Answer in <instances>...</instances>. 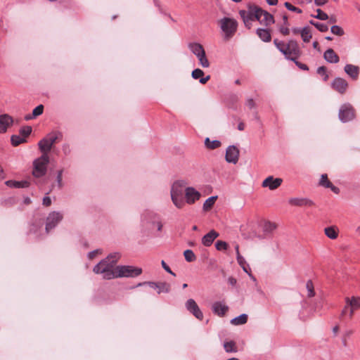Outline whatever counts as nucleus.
Instances as JSON below:
<instances>
[{"mask_svg": "<svg viewBox=\"0 0 360 360\" xmlns=\"http://www.w3.org/2000/svg\"><path fill=\"white\" fill-rule=\"evenodd\" d=\"M120 258V255L117 252L110 254L94 267V272L97 274H103L105 279L109 280L116 278V264Z\"/></svg>", "mask_w": 360, "mask_h": 360, "instance_id": "obj_2", "label": "nucleus"}, {"mask_svg": "<svg viewBox=\"0 0 360 360\" xmlns=\"http://www.w3.org/2000/svg\"><path fill=\"white\" fill-rule=\"evenodd\" d=\"M282 182L283 179L281 178H274L273 176H269L262 181V186L274 191L278 188Z\"/></svg>", "mask_w": 360, "mask_h": 360, "instance_id": "obj_12", "label": "nucleus"}, {"mask_svg": "<svg viewBox=\"0 0 360 360\" xmlns=\"http://www.w3.org/2000/svg\"><path fill=\"white\" fill-rule=\"evenodd\" d=\"M283 25H286V26L289 25V22H288V16L286 15H284L283 16Z\"/></svg>", "mask_w": 360, "mask_h": 360, "instance_id": "obj_59", "label": "nucleus"}, {"mask_svg": "<svg viewBox=\"0 0 360 360\" xmlns=\"http://www.w3.org/2000/svg\"><path fill=\"white\" fill-rule=\"evenodd\" d=\"M188 47L192 53L195 55H199L200 53H202L205 52L203 46L198 43H191L189 44Z\"/></svg>", "mask_w": 360, "mask_h": 360, "instance_id": "obj_30", "label": "nucleus"}, {"mask_svg": "<svg viewBox=\"0 0 360 360\" xmlns=\"http://www.w3.org/2000/svg\"><path fill=\"white\" fill-rule=\"evenodd\" d=\"M219 236V233H217L214 230H211L208 233L205 235L202 238V243L206 246H210L213 241Z\"/></svg>", "mask_w": 360, "mask_h": 360, "instance_id": "obj_20", "label": "nucleus"}, {"mask_svg": "<svg viewBox=\"0 0 360 360\" xmlns=\"http://www.w3.org/2000/svg\"><path fill=\"white\" fill-rule=\"evenodd\" d=\"M142 273L140 268L131 266H117L115 276L118 277H135L139 276Z\"/></svg>", "mask_w": 360, "mask_h": 360, "instance_id": "obj_7", "label": "nucleus"}, {"mask_svg": "<svg viewBox=\"0 0 360 360\" xmlns=\"http://www.w3.org/2000/svg\"><path fill=\"white\" fill-rule=\"evenodd\" d=\"M186 307L191 313L193 314L198 319L202 320L203 314L195 301L193 299H189L186 303Z\"/></svg>", "mask_w": 360, "mask_h": 360, "instance_id": "obj_13", "label": "nucleus"}, {"mask_svg": "<svg viewBox=\"0 0 360 360\" xmlns=\"http://www.w3.org/2000/svg\"><path fill=\"white\" fill-rule=\"evenodd\" d=\"M6 185L9 187L16 188V181L9 180L6 181Z\"/></svg>", "mask_w": 360, "mask_h": 360, "instance_id": "obj_57", "label": "nucleus"}, {"mask_svg": "<svg viewBox=\"0 0 360 360\" xmlns=\"http://www.w3.org/2000/svg\"><path fill=\"white\" fill-rule=\"evenodd\" d=\"M49 162V158L48 154H42L41 157L36 159L33 162V175L37 178L44 176L46 174Z\"/></svg>", "mask_w": 360, "mask_h": 360, "instance_id": "obj_6", "label": "nucleus"}, {"mask_svg": "<svg viewBox=\"0 0 360 360\" xmlns=\"http://www.w3.org/2000/svg\"><path fill=\"white\" fill-rule=\"evenodd\" d=\"M244 127H245V124L243 122H240L239 123L238 126V129L240 130V131H243L244 129Z\"/></svg>", "mask_w": 360, "mask_h": 360, "instance_id": "obj_62", "label": "nucleus"}, {"mask_svg": "<svg viewBox=\"0 0 360 360\" xmlns=\"http://www.w3.org/2000/svg\"><path fill=\"white\" fill-rule=\"evenodd\" d=\"M328 2V0H314V3L316 6H323Z\"/></svg>", "mask_w": 360, "mask_h": 360, "instance_id": "obj_58", "label": "nucleus"}, {"mask_svg": "<svg viewBox=\"0 0 360 360\" xmlns=\"http://www.w3.org/2000/svg\"><path fill=\"white\" fill-rule=\"evenodd\" d=\"M202 54V56L198 59L199 63L202 68H208L210 66V63L206 57L205 51L203 52Z\"/></svg>", "mask_w": 360, "mask_h": 360, "instance_id": "obj_41", "label": "nucleus"}, {"mask_svg": "<svg viewBox=\"0 0 360 360\" xmlns=\"http://www.w3.org/2000/svg\"><path fill=\"white\" fill-rule=\"evenodd\" d=\"M257 34L263 41L269 42L271 39L270 31L267 29H257Z\"/></svg>", "mask_w": 360, "mask_h": 360, "instance_id": "obj_26", "label": "nucleus"}, {"mask_svg": "<svg viewBox=\"0 0 360 360\" xmlns=\"http://www.w3.org/2000/svg\"><path fill=\"white\" fill-rule=\"evenodd\" d=\"M203 75L204 72L199 68H197L192 72L193 78L195 79H200V82L202 84H205L210 80V76L208 75L206 77H202Z\"/></svg>", "mask_w": 360, "mask_h": 360, "instance_id": "obj_25", "label": "nucleus"}, {"mask_svg": "<svg viewBox=\"0 0 360 360\" xmlns=\"http://www.w3.org/2000/svg\"><path fill=\"white\" fill-rule=\"evenodd\" d=\"M324 233L328 238L335 240L338 236V229L334 226L326 227L324 229Z\"/></svg>", "mask_w": 360, "mask_h": 360, "instance_id": "obj_28", "label": "nucleus"}, {"mask_svg": "<svg viewBox=\"0 0 360 360\" xmlns=\"http://www.w3.org/2000/svg\"><path fill=\"white\" fill-rule=\"evenodd\" d=\"M350 306H348V304L345 302V306L341 311L340 318L344 319L345 317H349Z\"/></svg>", "mask_w": 360, "mask_h": 360, "instance_id": "obj_48", "label": "nucleus"}, {"mask_svg": "<svg viewBox=\"0 0 360 360\" xmlns=\"http://www.w3.org/2000/svg\"><path fill=\"white\" fill-rule=\"evenodd\" d=\"M345 302L350 306L349 319L353 318L354 311L357 309H360V297L353 296L352 297H346Z\"/></svg>", "mask_w": 360, "mask_h": 360, "instance_id": "obj_14", "label": "nucleus"}, {"mask_svg": "<svg viewBox=\"0 0 360 360\" xmlns=\"http://www.w3.org/2000/svg\"><path fill=\"white\" fill-rule=\"evenodd\" d=\"M330 30L333 34L337 36H342L345 33L343 29L338 25L332 26Z\"/></svg>", "mask_w": 360, "mask_h": 360, "instance_id": "obj_40", "label": "nucleus"}, {"mask_svg": "<svg viewBox=\"0 0 360 360\" xmlns=\"http://www.w3.org/2000/svg\"><path fill=\"white\" fill-rule=\"evenodd\" d=\"M248 316L245 314L240 315L238 317L233 319L231 323L235 326L243 325L247 323Z\"/></svg>", "mask_w": 360, "mask_h": 360, "instance_id": "obj_32", "label": "nucleus"}, {"mask_svg": "<svg viewBox=\"0 0 360 360\" xmlns=\"http://www.w3.org/2000/svg\"><path fill=\"white\" fill-rule=\"evenodd\" d=\"M345 71L354 79H356L359 77V68L357 66L350 64L346 65L345 67Z\"/></svg>", "mask_w": 360, "mask_h": 360, "instance_id": "obj_24", "label": "nucleus"}, {"mask_svg": "<svg viewBox=\"0 0 360 360\" xmlns=\"http://www.w3.org/2000/svg\"><path fill=\"white\" fill-rule=\"evenodd\" d=\"M201 193L193 187H186L185 191V204L193 205L200 200Z\"/></svg>", "mask_w": 360, "mask_h": 360, "instance_id": "obj_11", "label": "nucleus"}, {"mask_svg": "<svg viewBox=\"0 0 360 360\" xmlns=\"http://www.w3.org/2000/svg\"><path fill=\"white\" fill-rule=\"evenodd\" d=\"M237 261L239 265L243 268V271L248 273L252 278H254V277L250 273V268L249 267V265L246 263L243 257L241 256L240 255H238V257H237Z\"/></svg>", "mask_w": 360, "mask_h": 360, "instance_id": "obj_29", "label": "nucleus"}, {"mask_svg": "<svg viewBox=\"0 0 360 360\" xmlns=\"http://www.w3.org/2000/svg\"><path fill=\"white\" fill-rule=\"evenodd\" d=\"M63 214L60 212H51L46 219V232L49 233L52 229H53L63 219Z\"/></svg>", "mask_w": 360, "mask_h": 360, "instance_id": "obj_10", "label": "nucleus"}, {"mask_svg": "<svg viewBox=\"0 0 360 360\" xmlns=\"http://www.w3.org/2000/svg\"><path fill=\"white\" fill-rule=\"evenodd\" d=\"M148 285L154 289L158 290V293L161 292H169L170 291L171 286L168 283L159 282V283H148Z\"/></svg>", "mask_w": 360, "mask_h": 360, "instance_id": "obj_18", "label": "nucleus"}, {"mask_svg": "<svg viewBox=\"0 0 360 360\" xmlns=\"http://www.w3.org/2000/svg\"><path fill=\"white\" fill-rule=\"evenodd\" d=\"M246 105L250 109H252L255 107V103L254 100L252 98H250L247 101Z\"/></svg>", "mask_w": 360, "mask_h": 360, "instance_id": "obj_53", "label": "nucleus"}, {"mask_svg": "<svg viewBox=\"0 0 360 360\" xmlns=\"http://www.w3.org/2000/svg\"><path fill=\"white\" fill-rule=\"evenodd\" d=\"M294 62L300 69H302L303 70H308V67L307 65L301 63L300 62H298L297 60H295V61H294Z\"/></svg>", "mask_w": 360, "mask_h": 360, "instance_id": "obj_54", "label": "nucleus"}, {"mask_svg": "<svg viewBox=\"0 0 360 360\" xmlns=\"http://www.w3.org/2000/svg\"><path fill=\"white\" fill-rule=\"evenodd\" d=\"M274 43L276 48L289 60L295 61L301 56L302 52L296 41L290 40L285 44L283 41L274 39Z\"/></svg>", "mask_w": 360, "mask_h": 360, "instance_id": "obj_3", "label": "nucleus"}, {"mask_svg": "<svg viewBox=\"0 0 360 360\" xmlns=\"http://www.w3.org/2000/svg\"><path fill=\"white\" fill-rule=\"evenodd\" d=\"M205 146L211 150L216 149L221 146V143L219 141H210L209 138H206L205 140Z\"/></svg>", "mask_w": 360, "mask_h": 360, "instance_id": "obj_33", "label": "nucleus"}, {"mask_svg": "<svg viewBox=\"0 0 360 360\" xmlns=\"http://www.w3.org/2000/svg\"><path fill=\"white\" fill-rule=\"evenodd\" d=\"M61 138L62 135L60 133L53 132L49 134L44 139H41L39 142L38 145L42 154H48L53 145L56 143L58 140H60Z\"/></svg>", "mask_w": 360, "mask_h": 360, "instance_id": "obj_5", "label": "nucleus"}, {"mask_svg": "<svg viewBox=\"0 0 360 360\" xmlns=\"http://www.w3.org/2000/svg\"><path fill=\"white\" fill-rule=\"evenodd\" d=\"M101 251L100 250H96L92 251L89 253V258L91 259H93L94 258H95L96 257L97 255L101 254Z\"/></svg>", "mask_w": 360, "mask_h": 360, "instance_id": "obj_52", "label": "nucleus"}, {"mask_svg": "<svg viewBox=\"0 0 360 360\" xmlns=\"http://www.w3.org/2000/svg\"><path fill=\"white\" fill-rule=\"evenodd\" d=\"M44 111V105H39L32 110V117H36L43 113Z\"/></svg>", "mask_w": 360, "mask_h": 360, "instance_id": "obj_43", "label": "nucleus"}, {"mask_svg": "<svg viewBox=\"0 0 360 360\" xmlns=\"http://www.w3.org/2000/svg\"><path fill=\"white\" fill-rule=\"evenodd\" d=\"M289 203L295 206H304L309 205L311 206L314 205L313 202L303 198H292L289 200Z\"/></svg>", "mask_w": 360, "mask_h": 360, "instance_id": "obj_27", "label": "nucleus"}, {"mask_svg": "<svg viewBox=\"0 0 360 360\" xmlns=\"http://www.w3.org/2000/svg\"><path fill=\"white\" fill-rule=\"evenodd\" d=\"M215 247L217 250L221 251V250H226L228 248L229 245L224 241L218 240V241H217V243L215 244Z\"/></svg>", "mask_w": 360, "mask_h": 360, "instance_id": "obj_42", "label": "nucleus"}, {"mask_svg": "<svg viewBox=\"0 0 360 360\" xmlns=\"http://www.w3.org/2000/svg\"><path fill=\"white\" fill-rule=\"evenodd\" d=\"M62 173H63L62 170L58 171V176H57V181L58 183V186L60 188L62 186Z\"/></svg>", "mask_w": 360, "mask_h": 360, "instance_id": "obj_56", "label": "nucleus"}, {"mask_svg": "<svg viewBox=\"0 0 360 360\" xmlns=\"http://www.w3.org/2000/svg\"><path fill=\"white\" fill-rule=\"evenodd\" d=\"M328 19L330 23H335L337 22L335 16H330V18L328 17Z\"/></svg>", "mask_w": 360, "mask_h": 360, "instance_id": "obj_60", "label": "nucleus"}, {"mask_svg": "<svg viewBox=\"0 0 360 360\" xmlns=\"http://www.w3.org/2000/svg\"><path fill=\"white\" fill-rule=\"evenodd\" d=\"M229 282L231 285H235L236 283V280L235 278L231 277V278H229Z\"/></svg>", "mask_w": 360, "mask_h": 360, "instance_id": "obj_63", "label": "nucleus"}, {"mask_svg": "<svg viewBox=\"0 0 360 360\" xmlns=\"http://www.w3.org/2000/svg\"><path fill=\"white\" fill-rule=\"evenodd\" d=\"M30 185L27 181H16V188H26Z\"/></svg>", "mask_w": 360, "mask_h": 360, "instance_id": "obj_50", "label": "nucleus"}, {"mask_svg": "<svg viewBox=\"0 0 360 360\" xmlns=\"http://www.w3.org/2000/svg\"><path fill=\"white\" fill-rule=\"evenodd\" d=\"M355 117V111L350 104H344L339 111V118L342 122H346L353 120Z\"/></svg>", "mask_w": 360, "mask_h": 360, "instance_id": "obj_9", "label": "nucleus"}, {"mask_svg": "<svg viewBox=\"0 0 360 360\" xmlns=\"http://www.w3.org/2000/svg\"><path fill=\"white\" fill-rule=\"evenodd\" d=\"M311 24L314 25L320 32H324L328 30V25L320 23V22H312Z\"/></svg>", "mask_w": 360, "mask_h": 360, "instance_id": "obj_44", "label": "nucleus"}, {"mask_svg": "<svg viewBox=\"0 0 360 360\" xmlns=\"http://www.w3.org/2000/svg\"><path fill=\"white\" fill-rule=\"evenodd\" d=\"M32 132V127L30 126L23 127L20 129V134L25 137V139Z\"/></svg>", "mask_w": 360, "mask_h": 360, "instance_id": "obj_46", "label": "nucleus"}, {"mask_svg": "<svg viewBox=\"0 0 360 360\" xmlns=\"http://www.w3.org/2000/svg\"><path fill=\"white\" fill-rule=\"evenodd\" d=\"M51 204V198L49 197H48V196L44 197V199H43V205L44 206L48 207V206H50Z\"/></svg>", "mask_w": 360, "mask_h": 360, "instance_id": "obj_55", "label": "nucleus"}, {"mask_svg": "<svg viewBox=\"0 0 360 360\" xmlns=\"http://www.w3.org/2000/svg\"><path fill=\"white\" fill-rule=\"evenodd\" d=\"M293 34H300V32H301V30H300L299 28H293L292 30Z\"/></svg>", "mask_w": 360, "mask_h": 360, "instance_id": "obj_64", "label": "nucleus"}, {"mask_svg": "<svg viewBox=\"0 0 360 360\" xmlns=\"http://www.w3.org/2000/svg\"><path fill=\"white\" fill-rule=\"evenodd\" d=\"M217 199V196H211L207 198L203 204V210L206 212L210 210L214 206Z\"/></svg>", "mask_w": 360, "mask_h": 360, "instance_id": "obj_31", "label": "nucleus"}, {"mask_svg": "<svg viewBox=\"0 0 360 360\" xmlns=\"http://www.w3.org/2000/svg\"><path fill=\"white\" fill-rule=\"evenodd\" d=\"M285 6L289 10V11H293V12H296L297 13H302V11L300 8H297V7H295L293 5H292L289 2H285Z\"/></svg>", "mask_w": 360, "mask_h": 360, "instance_id": "obj_45", "label": "nucleus"}, {"mask_svg": "<svg viewBox=\"0 0 360 360\" xmlns=\"http://www.w3.org/2000/svg\"><path fill=\"white\" fill-rule=\"evenodd\" d=\"M269 5H276L278 3V0H266Z\"/></svg>", "mask_w": 360, "mask_h": 360, "instance_id": "obj_61", "label": "nucleus"}, {"mask_svg": "<svg viewBox=\"0 0 360 360\" xmlns=\"http://www.w3.org/2000/svg\"><path fill=\"white\" fill-rule=\"evenodd\" d=\"M319 184L325 188H330L331 191L336 194L340 193V189L333 185V184L328 179L327 174H326L321 175Z\"/></svg>", "mask_w": 360, "mask_h": 360, "instance_id": "obj_21", "label": "nucleus"}, {"mask_svg": "<svg viewBox=\"0 0 360 360\" xmlns=\"http://www.w3.org/2000/svg\"><path fill=\"white\" fill-rule=\"evenodd\" d=\"M317 15L316 16V18L321 20H326L328 19V15L322 11L321 9H317L316 11Z\"/></svg>", "mask_w": 360, "mask_h": 360, "instance_id": "obj_47", "label": "nucleus"}, {"mask_svg": "<svg viewBox=\"0 0 360 360\" xmlns=\"http://www.w3.org/2000/svg\"><path fill=\"white\" fill-rule=\"evenodd\" d=\"M186 185V184L184 181H176L171 188V199L173 204L178 209H182L185 206L184 195H185Z\"/></svg>", "mask_w": 360, "mask_h": 360, "instance_id": "obj_4", "label": "nucleus"}, {"mask_svg": "<svg viewBox=\"0 0 360 360\" xmlns=\"http://www.w3.org/2000/svg\"><path fill=\"white\" fill-rule=\"evenodd\" d=\"M228 310L229 307L220 302H216L212 305V311L219 316H224Z\"/></svg>", "mask_w": 360, "mask_h": 360, "instance_id": "obj_22", "label": "nucleus"}, {"mask_svg": "<svg viewBox=\"0 0 360 360\" xmlns=\"http://www.w3.org/2000/svg\"><path fill=\"white\" fill-rule=\"evenodd\" d=\"M13 123V118L7 115H0V132L4 133L6 131L7 128Z\"/></svg>", "mask_w": 360, "mask_h": 360, "instance_id": "obj_19", "label": "nucleus"}, {"mask_svg": "<svg viewBox=\"0 0 360 360\" xmlns=\"http://www.w3.org/2000/svg\"><path fill=\"white\" fill-rule=\"evenodd\" d=\"M25 141V137H21L19 135H13L11 136V143L14 146H17Z\"/></svg>", "mask_w": 360, "mask_h": 360, "instance_id": "obj_36", "label": "nucleus"}, {"mask_svg": "<svg viewBox=\"0 0 360 360\" xmlns=\"http://www.w3.org/2000/svg\"><path fill=\"white\" fill-rule=\"evenodd\" d=\"M220 27L227 37H231L236 31L238 23L236 20L224 18L219 21Z\"/></svg>", "mask_w": 360, "mask_h": 360, "instance_id": "obj_8", "label": "nucleus"}, {"mask_svg": "<svg viewBox=\"0 0 360 360\" xmlns=\"http://www.w3.org/2000/svg\"><path fill=\"white\" fill-rule=\"evenodd\" d=\"M306 288L308 291V297H314L315 295L314 289V285L311 281H308L306 284Z\"/></svg>", "mask_w": 360, "mask_h": 360, "instance_id": "obj_39", "label": "nucleus"}, {"mask_svg": "<svg viewBox=\"0 0 360 360\" xmlns=\"http://www.w3.org/2000/svg\"><path fill=\"white\" fill-rule=\"evenodd\" d=\"M184 255L185 257V259L188 262H191L196 259V257L194 254V252L191 250H186L184 252Z\"/></svg>", "mask_w": 360, "mask_h": 360, "instance_id": "obj_35", "label": "nucleus"}, {"mask_svg": "<svg viewBox=\"0 0 360 360\" xmlns=\"http://www.w3.org/2000/svg\"><path fill=\"white\" fill-rule=\"evenodd\" d=\"M239 158V150L234 146H229L226 152V160L228 162L236 164Z\"/></svg>", "mask_w": 360, "mask_h": 360, "instance_id": "obj_15", "label": "nucleus"}, {"mask_svg": "<svg viewBox=\"0 0 360 360\" xmlns=\"http://www.w3.org/2000/svg\"><path fill=\"white\" fill-rule=\"evenodd\" d=\"M300 34L304 42H309L312 37L309 27L303 28L300 32Z\"/></svg>", "mask_w": 360, "mask_h": 360, "instance_id": "obj_34", "label": "nucleus"}, {"mask_svg": "<svg viewBox=\"0 0 360 360\" xmlns=\"http://www.w3.org/2000/svg\"><path fill=\"white\" fill-rule=\"evenodd\" d=\"M280 32L281 34H283L285 36H287L290 34V30L288 28V26L283 25L280 27Z\"/></svg>", "mask_w": 360, "mask_h": 360, "instance_id": "obj_51", "label": "nucleus"}, {"mask_svg": "<svg viewBox=\"0 0 360 360\" xmlns=\"http://www.w3.org/2000/svg\"><path fill=\"white\" fill-rule=\"evenodd\" d=\"M239 14L245 26L248 29L251 28L252 22L256 20L265 26H269L274 23V16L256 5H250L247 11L241 10Z\"/></svg>", "mask_w": 360, "mask_h": 360, "instance_id": "obj_1", "label": "nucleus"}, {"mask_svg": "<svg viewBox=\"0 0 360 360\" xmlns=\"http://www.w3.org/2000/svg\"><path fill=\"white\" fill-rule=\"evenodd\" d=\"M278 225L275 222L270 221H264L262 224V229L264 234V237L269 236L273 233V232L277 229Z\"/></svg>", "mask_w": 360, "mask_h": 360, "instance_id": "obj_17", "label": "nucleus"}, {"mask_svg": "<svg viewBox=\"0 0 360 360\" xmlns=\"http://www.w3.org/2000/svg\"><path fill=\"white\" fill-rule=\"evenodd\" d=\"M161 264H162V268L168 273H169L170 274H172V276H175L176 274L171 270V269L169 268V266L165 263V261H162L161 262Z\"/></svg>", "mask_w": 360, "mask_h": 360, "instance_id": "obj_49", "label": "nucleus"}, {"mask_svg": "<svg viewBox=\"0 0 360 360\" xmlns=\"http://www.w3.org/2000/svg\"><path fill=\"white\" fill-rule=\"evenodd\" d=\"M224 347L227 352H236V344L233 341L225 342Z\"/></svg>", "mask_w": 360, "mask_h": 360, "instance_id": "obj_37", "label": "nucleus"}, {"mask_svg": "<svg viewBox=\"0 0 360 360\" xmlns=\"http://www.w3.org/2000/svg\"><path fill=\"white\" fill-rule=\"evenodd\" d=\"M317 73L323 77V81L326 82L328 79V75L327 74V69L325 66L319 67L317 70Z\"/></svg>", "mask_w": 360, "mask_h": 360, "instance_id": "obj_38", "label": "nucleus"}, {"mask_svg": "<svg viewBox=\"0 0 360 360\" xmlns=\"http://www.w3.org/2000/svg\"><path fill=\"white\" fill-rule=\"evenodd\" d=\"M323 57L326 60L331 63H337L340 60L339 56L332 49L326 50L324 53Z\"/></svg>", "mask_w": 360, "mask_h": 360, "instance_id": "obj_23", "label": "nucleus"}, {"mask_svg": "<svg viewBox=\"0 0 360 360\" xmlns=\"http://www.w3.org/2000/svg\"><path fill=\"white\" fill-rule=\"evenodd\" d=\"M332 87L334 90L337 91L341 94H343L345 93L348 87V83L345 79L338 77L335 79L332 83Z\"/></svg>", "mask_w": 360, "mask_h": 360, "instance_id": "obj_16", "label": "nucleus"}]
</instances>
